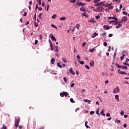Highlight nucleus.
Returning a JSON list of instances; mask_svg holds the SVG:
<instances>
[{"mask_svg":"<svg viewBox=\"0 0 129 129\" xmlns=\"http://www.w3.org/2000/svg\"><path fill=\"white\" fill-rule=\"evenodd\" d=\"M63 81H64V82H66V83H67L68 79L67 78H66V77H63Z\"/></svg>","mask_w":129,"mask_h":129,"instance_id":"7c9ffc66","label":"nucleus"},{"mask_svg":"<svg viewBox=\"0 0 129 129\" xmlns=\"http://www.w3.org/2000/svg\"><path fill=\"white\" fill-rule=\"evenodd\" d=\"M108 7L109 9H112L113 8V6L111 5V3L108 4Z\"/></svg>","mask_w":129,"mask_h":129,"instance_id":"4468645a","label":"nucleus"},{"mask_svg":"<svg viewBox=\"0 0 129 129\" xmlns=\"http://www.w3.org/2000/svg\"><path fill=\"white\" fill-rule=\"evenodd\" d=\"M112 20H114V22H115V21H118V18L115 16H113Z\"/></svg>","mask_w":129,"mask_h":129,"instance_id":"aec40b11","label":"nucleus"},{"mask_svg":"<svg viewBox=\"0 0 129 129\" xmlns=\"http://www.w3.org/2000/svg\"><path fill=\"white\" fill-rule=\"evenodd\" d=\"M27 13L26 11H25V12L24 13L23 15H24V16H27Z\"/></svg>","mask_w":129,"mask_h":129,"instance_id":"bf43d9fd","label":"nucleus"},{"mask_svg":"<svg viewBox=\"0 0 129 129\" xmlns=\"http://www.w3.org/2000/svg\"><path fill=\"white\" fill-rule=\"evenodd\" d=\"M103 28L105 29V30H109L110 27L108 25H104Z\"/></svg>","mask_w":129,"mask_h":129,"instance_id":"ddd939ff","label":"nucleus"},{"mask_svg":"<svg viewBox=\"0 0 129 129\" xmlns=\"http://www.w3.org/2000/svg\"><path fill=\"white\" fill-rule=\"evenodd\" d=\"M85 67H86V68H87V69H88V70H89V69H90V67H89V66H88V65H86V66H85Z\"/></svg>","mask_w":129,"mask_h":129,"instance_id":"603ef678","label":"nucleus"},{"mask_svg":"<svg viewBox=\"0 0 129 129\" xmlns=\"http://www.w3.org/2000/svg\"><path fill=\"white\" fill-rule=\"evenodd\" d=\"M97 36H98V32H94V33H93L91 38H95L96 37H97Z\"/></svg>","mask_w":129,"mask_h":129,"instance_id":"0eeeda50","label":"nucleus"},{"mask_svg":"<svg viewBox=\"0 0 129 129\" xmlns=\"http://www.w3.org/2000/svg\"><path fill=\"white\" fill-rule=\"evenodd\" d=\"M38 40H35V45H37V44H38Z\"/></svg>","mask_w":129,"mask_h":129,"instance_id":"3c124183","label":"nucleus"},{"mask_svg":"<svg viewBox=\"0 0 129 129\" xmlns=\"http://www.w3.org/2000/svg\"><path fill=\"white\" fill-rule=\"evenodd\" d=\"M122 7H123L122 4H120V6H119L120 9H121V8H122Z\"/></svg>","mask_w":129,"mask_h":129,"instance_id":"0e129e2a","label":"nucleus"},{"mask_svg":"<svg viewBox=\"0 0 129 129\" xmlns=\"http://www.w3.org/2000/svg\"><path fill=\"white\" fill-rule=\"evenodd\" d=\"M70 101H71V102H72V103L75 102V101H74L73 98H71Z\"/></svg>","mask_w":129,"mask_h":129,"instance_id":"de8ad7c7","label":"nucleus"},{"mask_svg":"<svg viewBox=\"0 0 129 129\" xmlns=\"http://www.w3.org/2000/svg\"><path fill=\"white\" fill-rule=\"evenodd\" d=\"M99 111H100V108H97V109L96 110V114H100V113H99Z\"/></svg>","mask_w":129,"mask_h":129,"instance_id":"c756f323","label":"nucleus"},{"mask_svg":"<svg viewBox=\"0 0 129 129\" xmlns=\"http://www.w3.org/2000/svg\"><path fill=\"white\" fill-rule=\"evenodd\" d=\"M86 44H87V43H86V42L83 43V44H82V47H85V46H86Z\"/></svg>","mask_w":129,"mask_h":129,"instance_id":"864d4df0","label":"nucleus"},{"mask_svg":"<svg viewBox=\"0 0 129 129\" xmlns=\"http://www.w3.org/2000/svg\"><path fill=\"white\" fill-rule=\"evenodd\" d=\"M36 17H37V13H35V15L34 17L35 21H36Z\"/></svg>","mask_w":129,"mask_h":129,"instance_id":"c03bdc74","label":"nucleus"},{"mask_svg":"<svg viewBox=\"0 0 129 129\" xmlns=\"http://www.w3.org/2000/svg\"><path fill=\"white\" fill-rule=\"evenodd\" d=\"M101 114H102V115H103L104 116H105V113H104V109H102L101 111Z\"/></svg>","mask_w":129,"mask_h":129,"instance_id":"5701e85b","label":"nucleus"},{"mask_svg":"<svg viewBox=\"0 0 129 129\" xmlns=\"http://www.w3.org/2000/svg\"><path fill=\"white\" fill-rule=\"evenodd\" d=\"M84 101L85 102H88V103H89V104H91V100H89V99H84Z\"/></svg>","mask_w":129,"mask_h":129,"instance_id":"a211bd4d","label":"nucleus"},{"mask_svg":"<svg viewBox=\"0 0 129 129\" xmlns=\"http://www.w3.org/2000/svg\"><path fill=\"white\" fill-rule=\"evenodd\" d=\"M56 17H57L56 14H53L52 16V18H56Z\"/></svg>","mask_w":129,"mask_h":129,"instance_id":"ea45409f","label":"nucleus"},{"mask_svg":"<svg viewBox=\"0 0 129 129\" xmlns=\"http://www.w3.org/2000/svg\"><path fill=\"white\" fill-rule=\"evenodd\" d=\"M116 55V53L115 52L114 54V55H113V58H114V59H115Z\"/></svg>","mask_w":129,"mask_h":129,"instance_id":"052dcab7","label":"nucleus"},{"mask_svg":"<svg viewBox=\"0 0 129 129\" xmlns=\"http://www.w3.org/2000/svg\"><path fill=\"white\" fill-rule=\"evenodd\" d=\"M100 1H101V0H94V3H98Z\"/></svg>","mask_w":129,"mask_h":129,"instance_id":"a19ab883","label":"nucleus"},{"mask_svg":"<svg viewBox=\"0 0 129 129\" xmlns=\"http://www.w3.org/2000/svg\"><path fill=\"white\" fill-rule=\"evenodd\" d=\"M89 51L90 52H94V51H95V48H93V49H90Z\"/></svg>","mask_w":129,"mask_h":129,"instance_id":"473e14b6","label":"nucleus"},{"mask_svg":"<svg viewBox=\"0 0 129 129\" xmlns=\"http://www.w3.org/2000/svg\"><path fill=\"white\" fill-rule=\"evenodd\" d=\"M109 24H110V25H111V24H112V23H114V20H109V21H108Z\"/></svg>","mask_w":129,"mask_h":129,"instance_id":"c9c22d12","label":"nucleus"},{"mask_svg":"<svg viewBox=\"0 0 129 129\" xmlns=\"http://www.w3.org/2000/svg\"><path fill=\"white\" fill-rule=\"evenodd\" d=\"M76 0H70V2L74 3L76 2Z\"/></svg>","mask_w":129,"mask_h":129,"instance_id":"4d7b16f0","label":"nucleus"},{"mask_svg":"<svg viewBox=\"0 0 129 129\" xmlns=\"http://www.w3.org/2000/svg\"><path fill=\"white\" fill-rule=\"evenodd\" d=\"M95 18L96 19V20H99V18H100V15H96Z\"/></svg>","mask_w":129,"mask_h":129,"instance_id":"72a5a7b5","label":"nucleus"},{"mask_svg":"<svg viewBox=\"0 0 129 129\" xmlns=\"http://www.w3.org/2000/svg\"><path fill=\"white\" fill-rule=\"evenodd\" d=\"M54 50L55 51L56 53H58V47L56 46H54Z\"/></svg>","mask_w":129,"mask_h":129,"instance_id":"2eb2a0df","label":"nucleus"},{"mask_svg":"<svg viewBox=\"0 0 129 129\" xmlns=\"http://www.w3.org/2000/svg\"><path fill=\"white\" fill-rule=\"evenodd\" d=\"M104 3L103 4V6H105V7H107L108 6V3L106 4L105 3V1H103Z\"/></svg>","mask_w":129,"mask_h":129,"instance_id":"a878e982","label":"nucleus"},{"mask_svg":"<svg viewBox=\"0 0 129 129\" xmlns=\"http://www.w3.org/2000/svg\"><path fill=\"white\" fill-rule=\"evenodd\" d=\"M62 60L64 63H67V60H66V58H62Z\"/></svg>","mask_w":129,"mask_h":129,"instance_id":"2f4dec72","label":"nucleus"},{"mask_svg":"<svg viewBox=\"0 0 129 129\" xmlns=\"http://www.w3.org/2000/svg\"><path fill=\"white\" fill-rule=\"evenodd\" d=\"M119 87H117L116 88H114L113 90L114 93H117V92H118L119 91Z\"/></svg>","mask_w":129,"mask_h":129,"instance_id":"20e7f679","label":"nucleus"},{"mask_svg":"<svg viewBox=\"0 0 129 129\" xmlns=\"http://www.w3.org/2000/svg\"><path fill=\"white\" fill-rule=\"evenodd\" d=\"M124 113V111H122L120 112V114H121V115H123Z\"/></svg>","mask_w":129,"mask_h":129,"instance_id":"680f3d73","label":"nucleus"},{"mask_svg":"<svg viewBox=\"0 0 129 129\" xmlns=\"http://www.w3.org/2000/svg\"><path fill=\"white\" fill-rule=\"evenodd\" d=\"M113 34H112V33H110L109 35V37L111 38V37H113Z\"/></svg>","mask_w":129,"mask_h":129,"instance_id":"49530a36","label":"nucleus"},{"mask_svg":"<svg viewBox=\"0 0 129 129\" xmlns=\"http://www.w3.org/2000/svg\"><path fill=\"white\" fill-rule=\"evenodd\" d=\"M88 123V122L87 121H85V124L86 127L88 128L90 127V126H89V125H88L87 123Z\"/></svg>","mask_w":129,"mask_h":129,"instance_id":"c85d7f7f","label":"nucleus"},{"mask_svg":"<svg viewBox=\"0 0 129 129\" xmlns=\"http://www.w3.org/2000/svg\"><path fill=\"white\" fill-rule=\"evenodd\" d=\"M122 24H120V22L117 23V25H116V29H119V28H121Z\"/></svg>","mask_w":129,"mask_h":129,"instance_id":"9d476101","label":"nucleus"},{"mask_svg":"<svg viewBox=\"0 0 129 129\" xmlns=\"http://www.w3.org/2000/svg\"><path fill=\"white\" fill-rule=\"evenodd\" d=\"M118 20H115V21H114V24L115 25V26H116V25H118Z\"/></svg>","mask_w":129,"mask_h":129,"instance_id":"cd10ccee","label":"nucleus"},{"mask_svg":"<svg viewBox=\"0 0 129 129\" xmlns=\"http://www.w3.org/2000/svg\"><path fill=\"white\" fill-rule=\"evenodd\" d=\"M115 66H116V67H117L118 68H119V69H121L122 66H121L119 65V64H118L117 63H116Z\"/></svg>","mask_w":129,"mask_h":129,"instance_id":"6ab92c4d","label":"nucleus"},{"mask_svg":"<svg viewBox=\"0 0 129 129\" xmlns=\"http://www.w3.org/2000/svg\"><path fill=\"white\" fill-rule=\"evenodd\" d=\"M49 42H50V48H51H51H52V47H53V45L52 44V42L50 41V40H49Z\"/></svg>","mask_w":129,"mask_h":129,"instance_id":"b1692460","label":"nucleus"},{"mask_svg":"<svg viewBox=\"0 0 129 129\" xmlns=\"http://www.w3.org/2000/svg\"><path fill=\"white\" fill-rule=\"evenodd\" d=\"M49 38H51L52 41H54L55 42H56V38L54 37L53 34H52V33H50L49 35Z\"/></svg>","mask_w":129,"mask_h":129,"instance_id":"7ed1b4c3","label":"nucleus"},{"mask_svg":"<svg viewBox=\"0 0 129 129\" xmlns=\"http://www.w3.org/2000/svg\"><path fill=\"white\" fill-rule=\"evenodd\" d=\"M57 66L58 67H59V68H62V66L60 65V63H57Z\"/></svg>","mask_w":129,"mask_h":129,"instance_id":"4c0bfd02","label":"nucleus"},{"mask_svg":"<svg viewBox=\"0 0 129 129\" xmlns=\"http://www.w3.org/2000/svg\"><path fill=\"white\" fill-rule=\"evenodd\" d=\"M38 4L39 5H41V0H38Z\"/></svg>","mask_w":129,"mask_h":129,"instance_id":"e2e57ef3","label":"nucleus"},{"mask_svg":"<svg viewBox=\"0 0 129 129\" xmlns=\"http://www.w3.org/2000/svg\"><path fill=\"white\" fill-rule=\"evenodd\" d=\"M75 84V83H72L71 85V87L73 88V87H74Z\"/></svg>","mask_w":129,"mask_h":129,"instance_id":"8fccbe9b","label":"nucleus"},{"mask_svg":"<svg viewBox=\"0 0 129 129\" xmlns=\"http://www.w3.org/2000/svg\"><path fill=\"white\" fill-rule=\"evenodd\" d=\"M123 59H124V58H123V55H122V56H121L120 57V60H121V61H122V60H123Z\"/></svg>","mask_w":129,"mask_h":129,"instance_id":"6e6d98bb","label":"nucleus"},{"mask_svg":"<svg viewBox=\"0 0 129 129\" xmlns=\"http://www.w3.org/2000/svg\"><path fill=\"white\" fill-rule=\"evenodd\" d=\"M106 116H110V113H109V112L106 113Z\"/></svg>","mask_w":129,"mask_h":129,"instance_id":"13d9d810","label":"nucleus"},{"mask_svg":"<svg viewBox=\"0 0 129 129\" xmlns=\"http://www.w3.org/2000/svg\"><path fill=\"white\" fill-rule=\"evenodd\" d=\"M94 64H95V62L94 60H92L90 62V66H91V67H93V66H94Z\"/></svg>","mask_w":129,"mask_h":129,"instance_id":"1a4fd4ad","label":"nucleus"},{"mask_svg":"<svg viewBox=\"0 0 129 129\" xmlns=\"http://www.w3.org/2000/svg\"><path fill=\"white\" fill-rule=\"evenodd\" d=\"M115 10L116 12H119V10L118 9V8H116Z\"/></svg>","mask_w":129,"mask_h":129,"instance_id":"69168bd1","label":"nucleus"},{"mask_svg":"<svg viewBox=\"0 0 129 129\" xmlns=\"http://www.w3.org/2000/svg\"><path fill=\"white\" fill-rule=\"evenodd\" d=\"M51 64H54L55 59H54V58H52L51 60Z\"/></svg>","mask_w":129,"mask_h":129,"instance_id":"bb28decb","label":"nucleus"},{"mask_svg":"<svg viewBox=\"0 0 129 129\" xmlns=\"http://www.w3.org/2000/svg\"><path fill=\"white\" fill-rule=\"evenodd\" d=\"M129 61V59L128 58H126L125 62L123 63L124 65H127V62Z\"/></svg>","mask_w":129,"mask_h":129,"instance_id":"4be33fe9","label":"nucleus"},{"mask_svg":"<svg viewBox=\"0 0 129 129\" xmlns=\"http://www.w3.org/2000/svg\"><path fill=\"white\" fill-rule=\"evenodd\" d=\"M89 23H93V24H95L96 23V21L94 18H91L90 20H89Z\"/></svg>","mask_w":129,"mask_h":129,"instance_id":"423d86ee","label":"nucleus"},{"mask_svg":"<svg viewBox=\"0 0 129 129\" xmlns=\"http://www.w3.org/2000/svg\"><path fill=\"white\" fill-rule=\"evenodd\" d=\"M20 122V118H17V119H15V126H16V127H18L19 126Z\"/></svg>","mask_w":129,"mask_h":129,"instance_id":"f03ea898","label":"nucleus"},{"mask_svg":"<svg viewBox=\"0 0 129 129\" xmlns=\"http://www.w3.org/2000/svg\"><path fill=\"white\" fill-rule=\"evenodd\" d=\"M122 69H125V70H127V67H126V66H122Z\"/></svg>","mask_w":129,"mask_h":129,"instance_id":"58836bf2","label":"nucleus"},{"mask_svg":"<svg viewBox=\"0 0 129 129\" xmlns=\"http://www.w3.org/2000/svg\"><path fill=\"white\" fill-rule=\"evenodd\" d=\"M60 95L61 97H63L64 96H66V97H67L68 95H69V93L68 92H66L65 91H63V92H60Z\"/></svg>","mask_w":129,"mask_h":129,"instance_id":"f257e3e1","label":"nucleus"},{"mask_svg":"<svg viewBox=\"0 0 129 129\" xmlns=\"http://www.w3.org/2000/svg\"><path fill=\"white\" fill-rule=\"evenodd\" d=\"M104 10V8L103 7H98L97 8V11H98V12H101V11H103Z\"/></svg>","mask_w":129,"mask_h":129,"instance_id":"6e6552de","label":"nucleus"},{"mask_svg":"<svg viewBox=\"0 0 129 129\" xmlns=\"http://www.w3.org/2000/svg\"><path fill=\"white\" fill-rule=\"evenodd\" d=\"M34 24H35L34 26L35 27V28H37V27L38 26V23H37V22H36V21H35Z\"/></svg>","mask_w":129,"mask_h":129,"instance_id":"f704fd0d","label":"nucleus"},{"mask_svg":"<svg viewBox=\"0 0 129 129\" xmlns=\"http://www.w3.org/2000/svg\"><path fill=\"white\" fill-rule=\"evenodd\" d=\"M70 73H71L73 75H75L76 73H75V71H73V68H70Z\"/></svg>","mask_w":129,"mask_h":129,"instance_id":"9b49d317","label":"nucleus"},{"mask_svg":"<svg viewBox=\"0 0 129 129\" xmlns=\"http://www.w3.org/2000/svg\"><path fill=\"white\" fill-rule=\"evenodd\" d=\"M42 15V13H39V18H41Z\"/></svg>","mask_w":129,"mask_h":129,"instance_id":"5fc2aeb1","label":"nucleus"},{"mask_svg":"<svg viewBox=\"0 0 129 129\" xmlns=\"http://www.w3.org/2000/svg\"><path fill=\"white\" fill-rule=\"evenodd\" d=\"M94 113H95L94 111H90V114H94Z\"/></svg>","mask_w":129,"mask_h":129,"instance_id":"338daca9","label":"nucleus"},{"mask_svg":"<svg viewBox=\"0 0 129 129\" xmlns=\"http://www.w3.org/2000/svg\"><path fill=\"white\" fill-rule=\"evenodd\" d=\"M80 10H81L82 11H83L84 10H85L84 7H83V6H82V7H81L80 8Z\"/></svg>","mask_w":129,"mask_h":129,"instance_id":"37998d69","label":"nucleus"},{"mask_svg":"<svg viewBox=\"0 0 129 129\" xmlns=\"http://www.w3.org/2000/svg\"><path fill=\"white\" fill-rule=\"evenodd\" d=\"M103 45H104V46H107V43L106 42H104L103 43Z\"/></svg>","mask_w":129,"mask_h":129,"instance_id":"09e8293b","label":"nucleus"},{"mask_svg":"<svg viewBox=\"0 0 129 129\" xmlns=\"http://www.w3.org/2000/svg\"><path fill=\"white\" fill-rule=\"evenodd\" d=\"M60 21H65V20H67V18L65 16H62V17H60Z\"/></svg>","mask_w":129,"mask_h":129,"instance_id":"f3484780","label":"nucleus"},{"mask_svg":"<svg viewBox=\"0 0 129 129\" xmlns=\"http://www.w3.org/2000/svg\"><path fill=\"white\" fill-rule=\"evenodd\" d=\"M7 127L6 126V125L5 124H3V126L1 129H7Z\"/></svg>","mask_w":129,"mask_h":129,"instance_id":"e433bc0d","label":"nucleus"},{"mask_svg":"<svg viewBox=\"0 0 129 129\" xmlns=\"http://www.w3.org/2000/svg\"><path fill=\"white\" fill-rule=\"evenodd\" d=\"M122 23H125V22H127V16H122Z\"/></svg>","mask_w":129,"mask_h":129,"instance_id":"39448f33","label":"nucleus"},{"mask_svg":"<svg viewBox=\"0 0 129 129\" xmlns=\"http://www.w3.org/2000/svg\"><path fill=\"white\" fill-rule=\"evenodd\" d=\"M82 16H86V14L85 13H82Z\"/></svg>","mask_w":129,"mask_h":129,"instance_id":"774afa93","label":"nucleus"},{"mask_svg":"<svg viewBox=\"0 0 129 129\" xmlns=\"http://www.w3.org/2000/svg\"><path fill=\"white\" fill-rule=\"evenodd\" d=\"M118 72L119 74H122V75H126L127 73H126L125 72H124V71H120V70H118Z\"/></svg>","mask_w":129,"mask_h":129,"instance_id":"f8f14e48","label":"nucleus"},{"mask_svg":"<svg viewBox=\"0 0 129 129\" xmlns=\"http://www.w3.org/2000/svg\"><path fill=\"white\" fill-rule=\"evenodd\" d=\"M115 98L116 99L117 101H119V95H115Z\"/></svg>","mask_w":129,"mask_h":129,"instance_id":"412c9836","label":"nucleus"},{"mask_svg":"<svg viewBox=\"0 0 129 129\" xmlns=\"http://www.w3.org/2000/svg\"><path fill=\"white\" fill-rule=\"evenodd\" d=\"M78 5H86V3H83V2H77Z\"/></svg>","mask_w":129,"mask_h":129,"instance_id":"dca6fc26","label":"nucleus"},{"mask_svg":"<svg viewBox=\"0 0 129 129\" xmlns=\"http://www.w3.org/2000/svg\"><path fill=\"white\" fill-rule=\"evenodd\" d=\"M80 27V24H79V23H77V24L76 25V28H77V29H78V30H79Z\"/></svg>","mask_w":129,"mask_h":129,"instance_id":"393cba45","label":"nucleus"},{"mask_svg":"<svg viewBox=\"0 0 129 129\" xmlns=\"http://www.w3.org/2000/svg\"><path fill=\"white\" fill-rule=\"evenodd\" d=\"M122 13H123V14H125V15H127L128 14V13L126 11H123Z\"/></svg>","mask_w":129,"mask_h":129,"instance_id":"79ce46f5","label":"nucleus"},{"mask_svg":"<svg viewBox=\"0 0 129 129\" xmlns=\"http://www.w3.org/2000/svg\"><path fill=\"white\" fill-rule=\"evenodd\" d=\"M85 62H84V61H80V63L81 64V65H83L84 64Z\"/></svg>","mask_w":129,"mask_h":129,"instance_id":"a18cd8bd","label":"nucleus"}]
</instances>
